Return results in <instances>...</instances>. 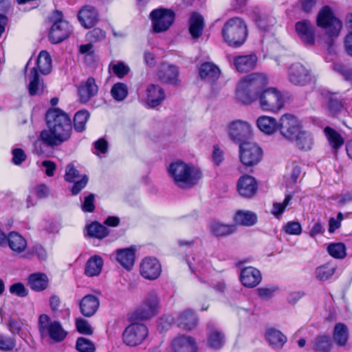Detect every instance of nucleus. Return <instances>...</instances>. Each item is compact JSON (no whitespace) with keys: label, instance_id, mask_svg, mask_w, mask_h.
<instances>
[{"label":"nucleus","instance_id":"1","mask_svg":"<svg viewBox=\"0 0 352 352\" xmlns=\"http://www.w3.org/2000/svg\"><path fill=\"white\" fill-rule=\"evenodd\" d=\"M268 84L266 75L253 73L243 78L239 82L236 94L238 100L249 104L258 99L260 107L265 111L276 112L284 104L283 95L274 87L261 91Z\"/></svg>","mask_w":352,"mask_h":352},{"label":"nucleus","instance_id":"2","mask_svg":"<svg viewBox=\"0 0 352 352\" xmlns=\"http://www.w3.org/2000/svg\"><path fill=\"white\" fill-rule=\"evenodd\" d=\"M46 129L40 131L33 144L34 152L47 155L49 150L69 140L72 133V122L67 113L58 107H50L45 113Z\"/></svg>","mask_w":352,"mask_h":352},{"label":"nucleus","instance_id":"3","mask_svg":"<svg viewBox=\"0 0 352 352\" xmlns=\"http://www.w3.org/2000/svg\"><path fill=\"white\" fill-rule=\"evenodd\" d=\"M168 173L174 183L182 188L194 186L202 177L199 168L181 160L172 162L168 168Z\"/></svg>","mask_w":352,"mask_h":352},{"label":"nucleus","instance_id":"4","mask_svg":"<svg viewBox=\"0 0 352 352\" xmlns=\"http://www.w3.org/2000/svg\"><path fill=\"white\" fill-rule=\"evenodd\" d=\"M224 41L231 46L242 45L247 37L248 30L243 21L238 17L229 19L222 30Z\"/></svg>","mask_w":352,"mask_h":352},{"label":"nucleus","instance_id":"5","mask_svg":"<svg viewBox=\"0 0 352 352\" xmlns=\"http://www.w3.org/2000/svg\"><path fill=\"white\" fill-rule=\"evenodd\" d=\"M38 330L41 338H49L54 342H60L67 337V332L58 320H52L46 314L39 315Z\"/></svg>","mask_w":352,"mask_h":352},{"label":"nucleus","instance_id":"6","mask_svg":"<svg viewBox=\"0 0 352 352\" xmlns=\"http://www.w3.org/2000/svg\"><path fill=\"white\" fill-rule=\"evenodd\" d=\"M55 20L49 31L48 38L52 44L60 43L68 38L73 32L72 25L64 19L62 11L55 10L53 12Z\"/></svg>","mask_w":352,"mask_h":352},{"label":"nucleus","instance_id":"7","mask_svg":"<svg viewBox=\"0 0 352 352\" xmlns=\"http://www.w3.org/2000/svg\"><path fill=\"white\" fill-rule=\"evenodd\" d=\"M316 22L317 25L324 29L330 37L338 36L342 27L341 21L334 16L328 6H324L320 10Z\"/></svg>","mask_w":352,"mask_h":352},{"label":"nucleus","instance_id":"8","mask_svg":"<svg viewBox=\"0 0 352 352\" xmlns=\"http://www.w3.org/2000/svg\"><path fill=\"white\" fill-rule=\"evenodd\" d=\"M148 334V328L144 324L134 322L125 329L122 338L126 345L135 346L142 343Z\"/></svg>","mask_w":352,"mask_h":352},{"label":"nucleus","instance_id":"9","mask_svg":"<svg viewBox=\"0 0 352 352\" xmlns=\"http://www.w3.org/2000/svg\"><path fill=\"white\" fill-rule=\"evenodd\" d=\"M150 16L153 31L162 32L169 29L173 23L175 13L169 9L159 8L153 10Z\"/></svg>","mask_w":352,"mask_h":352},{"label":"nucleus","instance_id":"10","mask_svg":"<svg viewBox=\"0 0 352 352\" xmlns=\"http://www.w3.org/2000/svg\"><path fill=\"white\" fill-rule=\"evenodd\" d=\"M159 309L160 298L155 292H151L135 311V318L140 320L150 319L157 314Z\"/></svg>","mask_w":352,"mask_h":352},{"label":"nucleus","instance_id":"11","mask_svg":"<svg viewBox=\"0 0 352 352\" xmlns=\"http://www.w3.org/2000/svg\"><path fill=\"white\" fill-rule=\"evenodd\" d=\"M239 148L240 160L244 165L252 166L261 161L263 151L256 144L245 142L240 144Z\"/></svg>","mask_w":352,"mask_h":352},{"label":"nucleus","instance_id":"12","mask_svg":"<svg viewBox=\"0 0 352 352\" xmlns=\"http://www.w3.org/2000/svg\"><path fill=\"white\" fill-rule=\"evenodd\" d=\"M302 129V122L294 115L285 113L278 121V130L287 140L294 138V135Z\"/></svg>","mask_w":352,"mask_h":352},{"label":"nucleus","instance_id":"13","mask_svg":"<svg viewBox=\"0 0 352 352\" xmlns=\"http://www.w3.org/2000/svg\"><path fill=\"white\" fill-rule=\"evenodd\" d=\"M288 80L297 86H305L312 80L310 69L300 63L292 64L288 69Z\"/></svg>","mask_w":352,"mask_h":352},{"label":"nucleus","instance_id":"14","mask_svg":"<svg viewBox=\"0 0 352 352\" xmlns=\"http://www.w3.org/2000/svg\"><path fill=\"white\" fill-rule=\"evenodd\" d=\"M64 179L67 182L74 183L70 188L73 195H76L86 186L88 182V176H80L79 171L73 163L68 164L65 167Z\"/></svg>","mask_w":352,"mask_h":352},{"label":"nucleus","instance_id":"15","mask_svg":"<svg viewBox=\"0 0 352 352\" xmlns=\"http://www.w3.org/2000/svg\"><path fill=\"white\" fill-rule=\"evenodd\" d=\"M162 266L159 261L154 257H145L140 265L141 276L147 280H155L161 274Z\"/></svg>","mask_w":352,"mask_h":352},{"label":"nucleus","instance_id":"16","mask_svg":"<svg viewBox=\"0 0 352 352\" xmlns=\"http://www.w3.org/2000/svg\"><path fill=\"white\" fill-rule=\"evenodd\" d=\"M228 131L233 141L240 142L251 135L252 126L248 122L235 120L229 124Z\"/></svg>","mask_w":352,"mask_h":352},{"label":"nucleus","instance_id":"17","mask_svg":"<svg viewBox=\"0 0 352 352\" xmlns=\"http://www.w3.org/2000/svg\"><path fill=\"white\" fill-rule=\"evenodd\" d=\"M171 349L173 352H197V345L194 338L181 334L173 339Z\"/></svg>","mask_w":352,"mask_h":352},{"label":"nucleus","instance_id":"18","mask_svg":"<svg viewBox=\"0 0 352 352\" xmlns=\"http://www.w3.org/2000/svg\"><path fill=\"white\" fill-rule=\"evenodd\" d=\"M226 336L223 331L214 323L207 324V346L213 349H219L225 344Z\"/></svg>","mask_w":352,"mask_h":352},{"label":"nucleus","instance_id":"19","mask_svg":"<svg viewBox=\"0 0 352 352\" xmlns=\"http://www.w3.org/2000/svg\"><path fill=\"white\" fill-rule=\"evenodd\" d=\"M314 25L307 20L298 21L295 25L297 34L306 45H312L314 44Z\"/></svg>","mask_w":352,"mask_h":352},{"label":"nucleus","instance_id":"20","mask_svg":"<svg viewBox=\"0 0 352 352\" xmlns=\"http://www.w3.org/2000/svg\"><path fill=\"white\" fill-rule=\"evenodd\" d=\"M256 179L248 175L241 176L237 183V190L240 195L245 198H251L257 191Z\"/></svg>","mask_w":352,"mask_h":352},{"label":"nucleus","instance_id":"21","mask_svg":"<svg viewBox=\"0 0 352 352\" xmlns=\"http://www.w3.org/2000/svg\"><path fill=\"white\" fill-rule=\"evenodd\" d=\"M135 246L118 249L115 252V258L124 268L131 270L135 263Z\"/></svg>","mask_w":352,"mask_h":352},{"label":"nucleus","instance_id":"22","mask_svg":"<svg viewBox=\"0 0 352 352\" xmlns=\"http://www.w3.org/2000/svg\"><path fill=\"white\" fill-rule=\"evenodd\" d=\"M262 276L258 270L253 267H247L241 270L240 280L246 287L252 288L261 281Z\"/></svg>","mask_w":352,"mask_h":352},{"label":"nucleus","instance_id":"23","mask_svg":"<svg viewBox=\"0 0 352 352\" xmlns=\"http://www.w3.org/2000/svg\"><path fill=\"white\" fill-rule=\"evenodd\" d=\"M257 60L256 56L252 54L236 56L233 62L238 72H248L255 67Z\"/></svg>","mask_w":352,"mask_h":352},{"label":"nucleus","instance_id":"24","mask_svg":"<svg viewBox=\"0 0 352 352\" xmlns=\"http://www.w3.org/2000/svg\"><path fill=\"white\" fill-rule=\"evenodd\" d=\"M177 325L184 330H192L198 324V318L194 312L186 309L180 313L176 319Z\"/></svg>","mask_w":352,"mask_h":352},{"label":"nucleus","instance_id":"25","mask_svg":"<svg viewBox=\"0 0 352 352\" xmlns=\"http://www.w3.org/2000/svg\"><path fill=\"white\" fill-rule=\"evenodd\" d=\"M199 74L204 80L213 82L219 78L221 72L219 67L212 63L206 62L200 65Z\"/></svg>","mask_w":352,"mask_h":352},{"label":"nucleus","instance_id":"26","mask_svg":"<svg viewBox=\"0 0 352 352\" xmlns=\"http://www.w3.org/2000/svg\"><path fill=\"white\" fill-rule=\"evenodd\" d=\"M294 138L289 141L294 142L300 150L309 151L311 149L314 145V138L309 132L301 129L297 134L294 135Z\"/></svg>","mask_w":352,"mask_h":352},{"label":"nucleus","instance_id":"27","mask_svg":"<svg viewBox=\"0 0 352 352\" xmlns=\"http://www.w3.org/2000/svg\"><path fill=\"white\" fill-rule=\"evenodd\" d=\"M7 237L6 245L14 253L21 254L27 248L26 239L17 232H10Z\"/></svg>","mask_w":352,"mask_h":352},{"label":"nucleus","instance_id":"28","mask_svg":"<svg viewBox=\"0 0 352 352\" xmlns=\"http://www.w3.org/2000/svg\"><path fill=\"white\" fill-rule=\"evenodd\" d=\"M28 283L32 290L40 292L47 288L49 279L45 274L36 272L28 276Z\"/></svg>","mask_w":352,"mask_h":352},{"label":"nucleus","instance_id":"29","mask_svg":"<svg viewBox=\"0 0 352 352\" xmlns=\"http://www.w3.org/2000/svg\"><path fill=\"white\" fill-rule=\"evenodd\" d=\"M165 98L163 89L155 85H151L146 89V102L152 107L158 106Z\"/></svg>","mask_w":352,"mask_h":352},{"label":"nucleus","instance_id":"30","mask_svg":"<svg viewBox=\"0 0 352 352\" xmlns=\"http://www.w3.org/2000/svg\"><path fill=\"white\" fill-rule=\"evenodd\" d=\"M36 68L38 72L43 75L49 74L52 70V60L50 53L46 50H42L39 52L36 58Z\"/></svg>","mask_w":352,"mask_h":352},{"label":"nucleus","instance_id":"31","mask_svg":"<svg viewBox=\"0 0 352 352\" xmlns=\"http://www.w3.org/2000/svg\"><path fill=\"white\" fill-rule=\"evenodd\" d=\"M178 69L174 65L164 63L161 65L159 72V78L164 82L175 84L178 76Z\"/></svg>","mask_w":352,"mask_h":352},{"label":"nucleus","instance_id":"32","mask_svg":"<svg viewBox=\"0 0 352 352\" xmlns=\"http://www.w3.org/2000/svg\"><path fill=\"white\" fill-rule=\"evenodd\" d=\"M30 73L32 76L28 85L29 94L32 96L43 94L45 86L43 80L41 79L38 71L36 68H32Z\"/></svg>","mask_w":352,"mask_h":352},{"label":"nucleus","instance_id":"33","mask_svg":"<svg viewBox=\"0 0 352 352\" xmlns=\"http://www.w3.org/2000/svg\"><path fill=\"white\" fill-rule=\"evenodd\" d=\"M258 128L263 133L270 135L278 129V122L276 120L270 116H262L256 120Z\"/></svg>","mask_w":352,"mask_h":352},{"label":"nucleus","instance_id":"34","mask_svg":"<svg viewBox=\"0 0 352 352\" xmlns=\"http://www.w3.org/2000/svg\"><path fill=\"white\" fill-rule=\"evenodd\" d=\"M204 27V18L197 13H192L189 19V32L193 38L201 36Z\"/></svg>","mask_w":352,"mask_h":352},{"label":"nucleus","instance_id":"35","mask_svg":"<svg viewBox=\"0 0 352 352\" xmlns=\"http://www.w3.org/2000/svg\"><path fill=\"white\" fill-rule=\"evenodd\" d=\"M265 338L270 345L273 348L280 349L283 347L287 341V338L280 331L271 328L265 332Z\"/></svg>","mask_w":352,"mask_h":352},{"label":"nucleus","instance_id":"36","mask_svg":"<svg viewBox=\"0 0 352 352\" xmlns=\"http://www.w3.org/2000/svg\"><path fill=\"white\" fill-rule=\"evenodd\" d=\"M49 305L53 315L58 317L59 314L64 318H69L70 316V310L69 308H60L61 300L60 297L56 294H52L49 298Z\"/></svg>","mask_w":352,"mask_h":352},{"label":"nucleus","instance_id":"37","mask_svg":"<svg viewBox=\"0 0 352 352\" xmlns=\"http://www.w3.org/2000/svg\"><path fill=\"white\" fill-rule=\"evenodd\" d=\"M333 338L338 345H346L349 339V330L347 327L342 323L336 324L333 329Z\"/></svg>","mask_w":352,"mask_h":352},{"label":"nucleus","instance_id":"38","mask_svg":"<svg viewBox=\"0 0 352 352\" xmlns=\"http://www.w3.org/2000/svg\"><path fill=\"white\" fill-rule=\"evenodd\" d=\"M256 215L250 211L239 210L234 216L236 223L241 226H251L256 223Z\"/></svg>","mask_w":352,"mask_h":352},{"label":"nucleus","instance_id":"39","mask_svg":"<svg viewBox=\"0 0 352 352\" xmlns=\"http://www.w3.org/2000/svg\"><path fill=\"white\" fill-rule=\"evenodd\" d=\"M324 132L332 148L338 149L343 145L344 139L336 130L329 126H327L324 128Z\"/></svg>","mask_w":352,"mask_h":352},{"label":"nucleus","instance_id":"40","mask_svg":"<svg viewBox=\"0 0 352 352\" xmlns=\"http://www.w3.org/2000/svg\"><path fill=\"white\" fill-rule=\"evenodd\" d=\"M88 120V111L81 109L78 111L73 120L74 129L76 132H82L86 129V124Z\"/></svg>","mask_w":352,"mask_h":352},{"label":"nucleus","instance_id":"41","mask_svg":"<svg viewBox=\"0 0 352 352\" xmlns=\"http://www.w3.org/2000/svg\"><path fill=\"white\" fill-rule=\"evenodd\" d=\"M336 266L328 263L316 268L315 274L317 279L324 281L329 279L336 272Z\"/></svg>","mask_w":352,"mask_h":352},{"label":"nucleus","instance_id":"42","mask_svg":"<svg viewBox=\"0 0 352 352\" xmlns=\"http://www.w3.org/2000/svg\"><path fill=\"white\" fill-rule=\"evenodd\" d=\"M210 232L218 236L228 235L234 231V226L214 221L210 225Z\"/></svg>","mask_w":352,"mask_h":352},{"label":"nucleus","instance_id":"43","mask_svg":"<svg viewBox=\"0 0 352 352\" xmlns=\"http://www.w3.org/2000/svg\"><path fill=\"white\" fill-rule=\"evenodd\" d=\"M327 250L331 256L337 259H343L346 256V245L341 242L329 244Z\"/></svg>","mask_w":352,"mask_h":352},{"label":"nucleus","instance_id":"44","mask_svg":"<svg viewBox=\"0 0 352 352\" xmlns=\"http://www.w3.org/2000/svg\"><path fill=\"white\" fill-rule=\"evenodd\" d=\"M327 109L332 116H336L343 109V104L337 94H330L327 96Z\"/></svg>","mask_w":352,"mask_h":352},{"label":"nucleus","instance_id":"45","mask_svg":"<svg viewBox=\"0 0 352 352\" xmlns=\"http://www.w3.org/2000/svg\"><path fill=\"white\" fill-rule=\"evenodd\" d=\"M331 347L330 338L327 336H319L314 342V350L316 352H329Z\"/></svg>","mask_w":352,"mask_h":352},{"label":"nucleus","instance_id":"46","mask_svg":"<svg viewBox=\"0 0 352 352\" xmlns=\"http://www.w3.org/2000/svg\"><path fill=\"white\" fill-rule=\"evenodd\" d=\"M34 256L41 261L46 260L47 257V252L41 244L34 245L24 254V257L26 258H31Z\"/></svg>","mask_w":352,"mask_h":352},{"label":"nucleus","instance_id":"47","mask_svg":"<svg viewBox=\"0 0 352 352\" xmlns=\"http://www.w3.org/2000/svg\"><path fill=\"white\" fill-rule=\"evenodd\" d=\"M103 267V259L100 256L94 255L89 258V276H98Z\"/></svg>","mask_w":352,"mask_h":352},{"label":"nucleus","instance_id":"48","mask_svg":"<svg viewBox=\"0 0 352 352\" xmlns=\"http://www.w3.org/2000/svg\"><path fill=\"white\" fill-rule=\"evenodd\" d=\"M108 230L104 226L93 222L89 224V236L103 239L108 235Z\"/></svg>","mask_w":352,"mask_h":352},{"label":"nucleus","instance_id":"49","mask_svg":"<svg viewBox=\"0 0 352 352\" xmlns=\"http://www.w3.org/2000/svg\"><path fill=\"white\" fill-rule=\"evenodd\" d=\"M111 93L114 99L120 101L124 99L127 96V87L123 83H116L112 87Z\"/></svg>","mask_w":352,"mask_h":352},{"label":"nucleus","instance_id":"50","mask_svg":"<svg viewBox=\"0 0 352 352\" xmlns=\"http://www.w3.org/2000/svg\"><path fill=\"white\" fill-rule=\"evenodd\" d=\"M16 345L14 338L0 334V351H12Z\"/></svg>","mask_w":352,"mask_h":352},{"label":"nucleus","instance_id":"51","mask_svg":"<svg viewBox=\"0 0 352 352\" xmlns=\"http://www.w3.org/2000/svg\"><path fill=\"white\" fill-rule=\"evenodd\" d=\"M291 199L292 197L290 195H287L283 203L274 202L271 210L272 214L276 218H280V217L284 212L286 207L289 204Z\"/></svg>","mask_w":352,"mask_h":352},{"label":"nucleus","instance_id":"52","mask_svg":"<svg viewBox=\"0 0 352 352\" xmlns=\"http://www.w3.org/2000/svg\"><path fill=\"white\" fill-rule=\"evenodd\" d=\"M9 292L11 294H14L20 298H25L29 294L28 290L21 282L12 284L9 287Z\"/></svg>","mask_w":352,"mask_h":352},{"label":"nucleus","instance_id":"53","mask_svg":"<svg viewBox=\"0 0 352 352\" xmlns=\"http://www.w3.org/2000/svg\"><path fill=\"white\" fill-rule=\"evenodd\" d=\"M109 67L113 74L120 78H123L129 72V67L122 62L111 63Z\"/></svg>","mask_w":352,"mask_h":352},{"label":"nucleus","instance_id":"54","mask_svg":"<svg viewBox=\"0 0 352 352\" xmlns=\"http://www.w3.org/2000/svg\"><path fill=\"white\" fill-rule=\"evenodd\" d=\"M94 294H89V317L96 313L100 307V297L101 294L99 291H94Z\"/></svg>","mask_w":352,"mask_h":352},{"label":"nucleus","instance_id":"55","mask_svg":"<svg viewBox=\"0 0 352 352\" xmlns=\"http://www.w3.org/2000/svg\"><path fill=\"white\" fill-rule=\"evenodd\" d=\"M284 231L292 235H299L302 232V227L300 223L297 221H289L283 226Z\"/></svg>","mask_w":352,"mask_h":352},{"label":"nucleus","instance_id":"56","mask_svg":"<svg viewBox=\"0 0 352 352\" xmlns=\"http://www.w3.org/2000/svg\"><path fill=\"white\" fill-rule=\"evenodd\" d=\"M12 162L15 165H21L27 159V155L25 151L21 148H14L12 151Z\"/></svg>","mask_w":352,"mask_h":352},{"label":"nucleus","instance_id":"57","mask_svg":"<svg viewBox=\"0 0 352 352\" xmlns=\"http://www.w3.org/2000/svg\"><path fill=\"white\" fill-rule=\"evenodd\" d=\"M94 153L100 156V154H105L108 151V142L104 138L98 139L94 143Z\"/></svg>","mask_w":352,"mask_h":352},{"label":"nucleus","instance_id":"58","mask_svg":"<svg viewBox=\"0 0 352 352\" xmlns=\"http://www.w3.org/2000/svg\"><path fill=\"white\" fill-rule=\"evenodd\" d=\"M77 19L80 25L88 29V5H84L78 12Z\"/></svg>","mask_w":352,"mask_h":352},{"label":"nucleus","instance_id":"59","mask_svg":"<svg viewBox=\"0 0 352 352\" xmlns=\"http://www.w3.org/2000/svg\"><path fill=\"white\" fill-rule=\"evenodd\" d=\"M78 91L80 103L86 104L88 102V79L78 86Z\"/></svg>","mask_w":352,"mask_h":352},{"label":"nucleus","instance_id":"60","mask_svg":"<svg viewBox=\"0 0 352 352\" xmlns=\"http://www.w3.org/2000/svg\"><path fill=\"white\" fill-rule=\"evenodd\" d=\"M8 328L12 335L19 334L22 329L21 323L12 318H10L8 322Z\"/></svg>","mask_w":352,"mask_h":352},{"label":"nucleus","instance_id":"61","mask_svg":"<svg viewBox=\"0 0 352 352\" xmlns=\"http://www.w3.org/2000/svg\"><path fill=\"white\" fill-rule=\"evenodd\" d=\"M224 160V152L217 146H214L212 151V160L219 166Z\"/></svg>","mask_w":352,"mask_h":352},{"label":"nucleus","instance_id":"62","mask_svg":"<svg viewBox=\"0 0 352 352\" xmlns=\"http://www.w3.org/2000/svg\"><path fill=\"white\" fill-rule=\"evenodd\" d=\"M105 36V33L100 28H94L91 31L89 30V41L93 42L99 41L103 39Z\"/></svg>","mask_w":352,"mask_h":352},{"label":"nucleus","instance_id":"63","mask_svg":"<svg viewBox=\"0 0 352 352\" xmlns=\"http://www.w3.org/2000/svg\"><path fill=\"white\" fill-rule=\"evenodd\" d=\"M76 331L80 333L88 334V322L81 318L76 319Z\"/></svg>","mask_w":352,"mask_h":352},{"label":"nucleus","instance_id":"64","mask_svg":"<svg viewBox=\"0 0 352 352\" xmlns=\"http://www.w3.org/2000/svg\"><path fill=\"white\" fill-rule=\"evenodd\" d=\"M76 349L79 352H88V338H78L76 342Z\"/></svg>","mask_w":352,"mask_h":352}]
</instances>
